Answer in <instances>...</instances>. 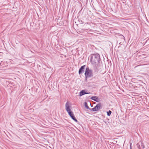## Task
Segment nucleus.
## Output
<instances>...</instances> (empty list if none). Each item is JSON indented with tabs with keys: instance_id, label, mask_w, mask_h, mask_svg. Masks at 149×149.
<instances>
[{
	"instance_id": "nucleus-1",
	"label": "nucleus",
	"mask_w": 149,
	"mask_h": 149,
	"mask_svg": "<svg viewBox=\"0 0 149 149\" xmlns=\"http://www.w3.org/2000/svg\"><path fill=\"white\" fill-rule=\"evenodd\" d=\"M100 61V55L98 54H94L91 58V62L93 65L98 64Z\"/></svg>"
},
{
	"instance_id": "nucleus-2",
	"label": "nucleus",
	"mask_w": 149,
	"mask_h": 149,
	"mask_svg": "<svg viewBox=\"0 0 149 149\" xmlns=\"http://www.w3.org/2000/svg\"><path fill=\"white\" fill-rule=\"evenodd\" d=\"M85 75L86 78L93 77V70L90 69L88 67H87L86 69Z\"/></svg>"
},
{
	"instance_id": "nucleus-3",
	"label": "nucleus",
	"mask_w": 149,
	"mask_h": 149,
	"mask_svg": "<svg viewBox=\"0 0 149 149\" xmlns=\"http://www.w3.org/2000/svg\"><path fill=\"white\" fill-rule=\"evenodd\" d=\"M101 103H99L94 108L92 109H90V110L93 111H98L101 108Z\"/></svg>"
},
{
	"instance_id": "nucleus-4",
	"label": "nucleus",
	"mask_w": 149,
	"mask_h": 149,
	"mask_svg": "<svg viewBox=\"0 0 149 149\" xmlns=\"http://www.w3.org/2000/svg\"><path fill=\"white\" fill-rule=\"evenodd\" d=\"M65 108L66 110L68 113L71 111V110L70 103L68 101L65 104Z\"/></svg>"
},
{
	"instance_id": "nucleus-5",
	"label": "nucleus",
	"mask_w": 149,
	"mask_h": 149,
	"mask_svg": "<svg viewBox=\"0 0 149 149\" xmlns=\"http://www.w3.org/2000/svg\"><path fill=\"white\" fill-rule=\"evenodd\" d=\"M68 113V114L70 116V117L73 120L75 121L76 122H77V120L76 118L74 116L73 113L72 111L69 112V113Z\"/></svg>"
},
{
	"instance_id": "nucleus-6",
	"label": "nucleus",
	"mask_w": 149,
	"mask_h": 149,
	"mask_svg": "<svg viewBox=\"0 0 149 149\" xmlns=\"http://www.w3.org/2000/svg\"><path fill=\"white\" fill-rule=\"evenodd\" d=\"M85 67V65H84L81 67L79 71V74H81L84 72V70Z\"/></svg>"
},
{
	"instance_id": "nucleus-7",
	"label": "nucleus",
	"mask_w": 149,
	"mask_h": 149,
	"mask_svg": "<svg viewBox=\"0 0 149 149\" xmlns=\"http://www.w3.org/2000/svg\"><path fill=\"white\" fill-rule=\"evenodd\" d=\"M91 99L95 101L98 102L100 101V99L96 96H93L91 97Z\"/></svg>"
},
{
	"instance_id": "nucleus-8",
	"label": "nucleus",
	"mask_w": 149,
	"mask_h": 149,
	"mask_svg": "<svg viewBox=\"0 0 149 149\" xmlns=\"http://www.w3.org/2000/svg\"><path fill=\"white\" fill-rule=\"evenodd\" d=\"M90 93H86L84 90H82L79 93V96H81L84 94H89Z\"/></svg>"
},
{
	"instance_id": "nucleus-9",
	"label": "nucleus",
	"mask_w": 149,
	"mask_h": 149,
	"mask_svg": "<svg viewBox=\"0 0 149 149\" xmlns=\"http://www.w3.org/2000/svg\"><path fill=\"white\" fill-rule=\"evenodd\" d=\"M107 115L108 116H110L111 113V111L109 110L107 112Z\"/></svg>"
},
{
	"instance_id": "nucleus-10",
	"label": "nucleus",
	"mask_w": 149,
	"mask_h": 149,
	"mask_svg": "<svg viewBox=\"0 0 149 149\" xmlns=\"http://www.w3.org/2000/svg\"><path fill=\"white\" fill-rule=\"evenodd\" d=\"M85 107L87 109H90V108H89V107L87 105V104L86 102H85Z\"/></svg>"
},
{
	"instance_id": "nucleus-11",
	"label": "nucleus",
	"mask_w": 149,
	"mask_h": 149,
	"mask_svg": "<svg viewBox=\"0 0 149 149\" xmlns=\"http://www.w3.org/2000/svg\"><path fill=\"white\" fill-rule=\"evenodd\" d=\"M137 147L139 149H141V147L140 146V145L139 143L137 144Z\"/></svg>"
},
{
	"instance_id": "nucleus-12",
	"label": "nucleus",
	"mask_w": 149,
	"mask_h": 149,
	"mask_svg": "<svg viewBox=\"0 0 149 149\" xmlns=\"http://www.w3.org/2000/svg\"><path fill=\"white\" fill-rule=\"evenodd\" d=\"M131 145H132V144H131V143L130 144V149H132Z\"/></svg>"
},
{
	"instance_id": "nucleus-13",
	"label": "nucleus",
	"mask_w": 149,
	"mask_h": 149,
	"mask_svg": "<svg viewBox=\"0 0 149 149\" xmlns=\"http://www.w3.org/2000/svg\"><path fill=\"white\" fill-rule=\"evenodd\" d=\"M141 146L143 147V148H144V146L143 145V144H141Z\"/></svg>"
},
{
	"instance_id": "nucleus-14",
	"label": "nucleus",
	"mask_w": 149,
	"mask_h": 149,
	"mask_svg": "<svg viewBox=\"0 0 149 149\" xmlns=\"http://www.w3.org/2000/svg\"><path fill=\"white\" fill-rule=\"evenodd\" d=\"M3 62H1V63H0V65H1L2 63H3Z\"/></svg>"
}]
</instances>
